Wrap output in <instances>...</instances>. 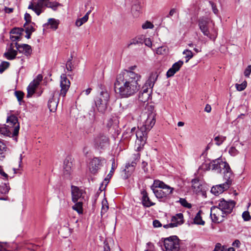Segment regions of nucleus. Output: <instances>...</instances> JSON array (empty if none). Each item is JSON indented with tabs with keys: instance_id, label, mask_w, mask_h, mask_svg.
Listing matches in <instances>:
<instances>
[{
	"instance_id": "nucleus-1",
	"label": "nucleus",
	"mask_w": 251,
	"mask_h": 251,
	"mask_svg": "<svg viewBox=\"0 0 251 251\" xmlns=\"http://www.w3.org/2000/svg\"><path fill=\"white\" fill-rule=\"evenodd\" d=\"M210 167L217 173H223L224 179L226 180L225 183L213 186L211 188V192L215 196H218L230 187L233 175L228 164L220 158L213 160L211 163Z\"/></svg>"
},
{
	"instance_id": "nucleus-2",
	"label": "nucleus",
	"mask_w": 251,
	"mask_h": 251,
	"mask_svg": "<svg viewBox=\"0 0 251 251\" xmlns=\"http://www.w3.org/2000/svg\"><path fill=\"white\" fill-rule=\"evenodd\" d=\"M139 79H116L114 83L115 90L123 98H127L136 93L140 85Z\"/></svg>"
},
{
	"instance_id": "nucleus-3",
	"label": "nucleus",
	"mask_w": 251,
	"mask_h": 251,
	"mask_svg": "<svg viewBox=\"0 0 251 251\" xmlns=\"http://www.w3.org/2000/svg\"><path fill=\"white\" fill-rule=\"evenodd\" d=\"M7 125H0V134L6 136H15L19 133L20 125L17 117L8 116L6 120Z\"/></svg>"
},
{
	"instance_id": "nucleus-4",
	"label": "nucleus",
	"mask_w": 251,
	"mask_h": 251,
	"mask_svg": "<svg viewBox=\"0 0 251 251\" xmlns=\"http://www.w3.org/2000/svg\"><path fill=\"white\" fill-rule=\"evenodd\" d=\"M154 185L156 187H159L164 189L165 191L163 190H155L153 189V193L155 195L156 197L159 199L160 201H165L167 199L168 196L172 194L174 190V188L170 187V186L166 184L163 181L159 180H155L154 181Z\"/></svg>"
},
{
	"instance_id": "nucleus-5",
	"label": "nucleus",
	"mask_w": 251,
	"mask_h": 251,
	"mask_svg": "<svg viewBox=\"0 0 251 251\" xmlns=\"http://www.w3.org/2000/svg\"><path fill=\"white\" fill-rule=\"evenodd\" d=\"M155 112L152 105L147 107V111L142 115L143 120L142 127H146L147 130H150L155 123Z\"/></svg>"
},
{
	"instance_id": "nucleus-6",
	"label": "nucleus",
	"mask_w": 251,
	"mask_h": 251,
	"mask_svg": "<svg viewBox=\"0 0 251 251\" xmlns=\"http://www.w3.org/2000/svg\"><path fill=\"white\" fill-rule=\"evenodd\" d=\"M198 25L200 29L204 36H207L209 39L215 41L217 36V30L214 27L212 30L211 33L209 30V20L208 18L202 17L198 20Z\"/></svg>"
},
{
	"instance_id": "nucleus-7",
	"label": "nucleus",
	"mask_w": 251,
	"mask_h": 251,
	"mask_svg": "<svg viewBox=\"0 0 251 251\" xmlns=\"http://www.w3.org/2000/svg\"><path fill=\"white\" fill-rule=\"evenodd\" d=\"M163 239V251H178L180 249L179 240L176 236H171Z\"/></svg>"
},
{
	"instance_id": "nucleus-8",
	"label": "nucleus",
	"mask_w": 251,
	"mask_h": 251,
	"mask_svg": "<svg viewBox=\"0 0 251 251\" xmlns=\"http://www.w3.org/2000/svg\"><path fill=\"white\" fill-rule=\"evenodd\" d=\"M109 100L108 93L107 91H102L95 100L96 106L100 112L104 113L106 111Z\"/></svg>"
},
{
	"instance_id": "nucleus-9",
	"label": "nucleus",
	"mask_w": 251,
	"mask_h": 251,
	"mask_svg": "<svg viewBox=\"0 0 251 251\" xmlns=\"http://www.w3.org/2000/svg\"><path fill=\"white\" fill-rule=\"evenodd\" d=\"M150 130H147L146 127L141 126L138 130L136 131L135 134L137 138L136 141V150L140 151L143 148L146 143L147 139L148 132Z\"/></svg>"
},
{
	"instance_id": "nucleus-10",
	"label": "nucleus",
	"mask_w": 251,
	"mask_h": 251,
	"mask_svg": "<svg viewBox=\"0 0 251 251\" xmlns=\"http://www.w3.org/2000/svg\"><path fill=\"white\" fill-rule=\"evenodd\" d=\"M226 216V214L218 205L211 208L210 217L213 222L221 223L224 221Z\"/></svg>"
},
{
	"instance_id": "nucleus-11",
	"label": "nucleus",
	"mask_w": 251,
	"mask_h": 251,
	"mask_svg": "<svg viewBox=\"0 0 251 251\" xmlns=\"http://www.w3.org/2000/svg\"><path fill=\"white\" fill-rule=\"evenodd\" d=\"M94 144L98 149H104L109 145V138L103 133H100L95 138Z\"/></svg>"
},
{
	"instance_id": "nucleus-12",
	"label": "nucleus",
	"mask_w": 251,
	"mask_h": 251,
	"mask_svg": "<svg viewBox=\"0 0 251 251\" xmlns=\"http://www.w3.org/2000/svg\"><path fill=\"white\" fill-rule=\"evenodd\" d=\"M47 0H38L37 2H30L28 9L33 10L38 16L40 15L46 7Z\"/></svg>"
},
{
	"instance_id": "nucleus-13",
	"label": "nucleus",
	"mask_w": 251,
	"mask_h": 251,
	"mask_svg": "<svg viewBox=\"0 0 251 251\" xmlns=\"http://www.w3.org/2000/svg\"><path fill=\"white\" fill-rule=\"evenodd\" d=\"M235 205V202L233 201H227L222 199L218 201L217 205L227 215L232 212Z\"/></svg>"
},
{
	"instance_id": "nucleus-14",
	"label": "nucleus",
	"mask_w": 251,
	"mask_h": 251,
	"mask_svg": "<svg viewBox=\"0 0 251 251\" xmlns=\"http://www.w3.org/2000/svg\"><path fill=\"white\" fill-rule=\"evenodd\" d=\"M105 161L104 159L98 157L94 158L90 163L89 170L92 174H95L102 166V164Z\"/></svg>"
},
{
	"instance_id": "nucleus-15",
	"label": "nucleus",
	"mask_w": 251,
	"mask_h": 251,
	"mask_svg": "<svg viewBox=\"0 0 251 251\" xmlns=\"http://www.w3.org/2000/svg\"><path fill=\"white\" fill-rule=\"evenodd\" d=\"M71 193L72 201L74 202H76L78 201H81L84 198V191L77 186H71Z\"/></svg>"
},
{
	"instance_id": "nucleus-16",
	"label": "nucleus",
	"mask_w": 251,
	"mask_h": 251,
	"mask_svg": "<svg viewBox=\"0 0 251 251\" xmlns=\"http://www.w3.org/2000/svg\"><path fill=\"white\" fill-rule=\"evenodd\" d=\"M15 47L20 53L24 54L26 56H29L32 53V49L30 45L25 44H19L16 42Z\"/></svg>"
},
{
	"instance_id": "nucleus-17",
	"label": "nucleus",
	"mask_w": 251,
	"mask_h": 251,
	"mask_svg": "<svg viewBox=\"0 0 251 251\" xmlns=\"http://www.w3.org/2000/svg\"><path fill=\"white\" fill-rule=\"evenodd\" d=\"M72 162L70 157H67L64 161L63 173L65 177L69 178L72 172Z\"/></svg>"
},
{
	"instance_id": "nucleus-18",
	"label": "nucleus",
	"mask_w": 251,
	"mask_h": 251,
	"mask_svg": "<svg viewBox=\"0 0 251 251\" xmlns=\"http://www.w3.org/2000/svg\"><path fill=\"white\" fill-rule=\"evenodd\" d=\"M70 85L71 83L69 79H61L60 82L61 90L59 93V96L63 98L65 97L66 93L70 87Z\"/></svg>"
},
{
	"instance_id": "nucleus-19",
	"label": "nucleus",
	"mask_w": 251,
	"mask_h": 251,
	"mask_svg": "<svg viewBox=\"0 0 251 251\" xmlns=\"http://www.w3.org/2000/svg\"><path fill=\"white\" fill-rule=\"evenodd\" d=\"M14 43H11L9 47L6 50V51L4 53V56L8 60H13L16 58L17 54V50L14 48Z\"/></svg>"
},
{
	"instance_id": "nucleus-20",
	"label": "nucleus",
	"mask_w": 251,
	"mask_h": 251,
	"mask_svg": "<svg viewBox=\"0 0 251 251\" xmlns=\"http://www.w3.org/2000/svg\"><path fill=\"white\" fill-rule=\"evenodd\" d=\"M183 62L181 60H179L177 62L174 63L172 67L169 69L166 73V76L167 77H170L174 75L177 72L183 65Z\"/></svg>"
},
{
	"instance_id": "nucleus-21",
	"label": "nucleus",
	"mask_w": 251,
	"mask_h": 251,
	"mask_svg": "<svg viewBox=\"0 0 251 251\" xmlns=\"http://www.w3.org/2000/svg\"><path fill=\"white\" fill-rule=\"evenodd\" d=\"M42 79H33V80L30 82L27 88V94L26 97L27 98H30L32 97L35 93V90L39 85L40 81Z\"/></svg>"
},
{
	"instance_id": "nucleus-22",
	"label": "nucleus",
	"mask_w": 251,
	"mask_h": 251,
	"mask_svg": "<svg viewBox=\"0 0 251 251\" xmlns=\"http://www.w3.org/2000/svg\"><path fill=\"white\" fill-rule=\"evenodd\" d=\"M140 158V154L137 153L135 155V158L134 160H133L130 164L127 163L126 165V168L124 171L127 173L128 175H130V174L134 171L135 167L137 164V161Z\"/></svg>"
},
{
	"instance_id": "nucleus-23",
	"label": "nucleus",
	"mask_w": 251,
	"mask_h": 251,
	"mask_svg": "<svg viewBox=\"0 0 251 251\" xmlns=\"http://www.w3.org/2000/svg\"><path fill=\"white\" fill-rule=\"evenodd\" d=\"M141 193L142 195V203L144 207H150L155 205V203L151 201L148 194L145 190H142Z\"/></svg>"
},
{
	"instance_id": "nucleus-24",
	"label": "nucleus",
	"mask_w": 251,
	"mask_h": 251,
	"mask_svg": "<svg viewBox=\"0 0 251 251\" xmlns=\"http://www.w3.org/2000/svg\"><path fill=\"white\" fill-rule=\"evenodd\" d=\"M55 92L53 93L52 97L48 101V107L50 112H55L59 102V99L55 98Z\"/></svg>"
},
{
	"instance_id": "nucleus-25",
	"label": "nucleus",
	"mask_w": 251,
	"mask_h": 251,
	"mask_svg": "<svg viewBox=\"0 0 251 251\" xmlns=\"http://www.w3.org/2000/svg\"><path fill=\"white\" fill-rule=\"evenodd\" d=\"M155 81L154 79H147L142 87L140 92H150L151 94L152 88L154 86Z\"/></svg>"
},
{
	"instance_id": "nucleus-26",
	"label": "nucleus",
	"mask_w": 251,
	"mask_h": 251,
	"mask_svg": "<svg viewBox=\"0 0 251 251\" xmlns=\"http://www.w3.org/2000/svg\"><path fill=\"white\" fill-rule=\"evenodd\" d=\"M119 124V118L117 116H112L107 121L106 126L108 128H111L112 127H113L114 128H116V127H118Z\"/></svg>"
},
{
	"instance_id": "nucleus-27",
	"label": "nucleus",
	"mask_w": 251,
	"mask_h": 251,
	"mask_svg": "<svg viewBox=\"0 0 251 251\" xmlns=\"http://www.w3.org/2000/svg\"><path fill=\"white\" fill-rule=\"evenodd\" d=\"M183 222V215L181 213L176 214L172 218L171 223L177 225V226L182 224Z\"/></svg>"
},
{
	"instance_id": "nucleus-28",
	"label": "nucleus",
	"mask_w": 251,
	"mask_h": 251,
	"mask_svg": "<svg viewBox=\"0 0 251 251\" xmlns=\"http://www.w3.org/2000/svg\"><path fill=\"white\" fill-rule=\"evenodd\" d=\"M111 161H112V166H111V170L110 171L109 173L107 175V176H106V177L105 178V179L104 180V181L106 183H108L109 180L110 179V178H111L112 176H113V175L114 174V172L115 170L117 168V165L116 164V163L115 162V159L112 158L111 159Z\"/></svg>"
},
{
	"instance_id": "nucleus-29",
	"label": "nucleus",
	"mask_w": 251,
	"mask_h": 251,
	"mask_svg": "<svg viewBox=\"0 0 251 251\" xmlns=\"http://www.w3.org/2000/svg\"><path fill=\"white\" fill-rule=\"evenodd\" d=\"M144 36L143 35H139L137 36L135 38L132 39L129 44L127 45V47H129L132 45H138L142 44L144 43Z\"/></svg>"
},
{
	"instance_id": "nucleus-30",
	"label": "nucleus",
	"mask_w": 251,
	"mask_h": 251,
	"mask_svg": "<svg viewBox=\"0 0 251 251\" xmlns=\"http://www.w3.org/2000/svg\"><path fill=\"white\" fill-rule=\"evenodd\" d=\"M150 92H140L139 94L138 99L139 100L143 102H145L147 101L150 97H151Z\"/></svg>"
},
{
	"instance_id": "nucleus-31",
	"label": "nucleus",
	"mask_w": 251,
	"mask_h": 251,
	"mask_svg": "<svg viewBox=\"0 0 251 251\" xmlns=\"http://www.w3.org/2000/svg\"><path fill=\"white\" fill-rule=\"evenodd\" d=\"M131 13L134 17H138L141 13V6L139 4H134L131 7Z\"/></svg>"
},
{
	"instance_id": "nucleus-32",
	"label": "nucleus",
	"mask_w": 251,
	"mask_h": 251,
	"mask_svg": "<svg viewBox=\"0 0 251 251\" xmlns=\"http://www.w3.org/2000/svg\"><path fill=\"white\" fill-rule=\"evenodd\" d=\"M47 24L50 26V28L56 30L58 28L59 21L55 19L50 18L49 19Z\"/></svg>"
},
{
	"instance_id": "nucleus-33",
	"label": "nucleus",
	"mask_w": 251,
	"mask_h": 251,
	"mask_svg": "<svg viewBox=\"0 0 251 251\" xmlns=\"http://www.w3.org/2000/svg\"><path fill=\"white\" fill-rule=\"evenodd\" d=\"M136 128L135 127H132L131 129H126V130L123 133V137L125 139H128L132 136L134 135L135 132Z\"/></svg>"
},
{
	"instance_id": "nucleus-34",
	"label": "nucleus",
	"mask_w": 251,
	"mask_h": 251,
	"mask_svg": "<svg viewBox=\"0 0 251 251\" xmlns=\"http://www.w3.org/2000/svg\"><path fill=\"white\" fill-rule=\"evenodd\" d=\"M7 148L5 144L0 141V159L5 157Z\"/></svg>"
},
{
	"instance_id": "nucleus-35",
	"label": "nucleus",
	"mask_w": 251,
	"mask_h": 251,
	"mask_svg": "<svg viewBox=\"0 0 251 251\" xmlns=\"http://www.w3.org/2000/svg\"><path fill=\"white\" fill-rule=\"evenodd\" d=\"M75 203V204L73 206L72 208L77 211L78 214H82L83 213L82 201H78Z\"/></svg>"
},
{
	"instance_id": "nucleus-36",
	"label": "nucleus",
	"mask_w": 251,
	"mask_h": 251,
	"mask_svg": "<svg viewBox=\"0 0 251 251\" xmlns=\"http://www.w3.org/2000/svg\"><path fill=\"white\" fill-rule=\"evenodd\" d=\"M124 73L125 75H126V77H129V78H138L141 77L139 75L131 71L124 70Z\"/></svg>"
},
{
	"instance_id": "nucleus-37",
	"label": "nucleus",
	"mask_w": 251,
	"mask_h": 251,
	"mask_svg": "<svg viewBox=\"0 0 251 251\" xmlns=\"http://www.w3.org/2000/svg\"><path fill=\"white\" fill-rule=\"evenodd\" d=\"M201 211H199L197 214H196L194 219V223L195 224L197 225H204V221L202 220L201 215Z\"/></svg>"
},
{
	"instance_id": "nucleus-38",
	"label": "nucleus",
	"mask_w": 251,
	"mask_h": 251,
	"mask_svg": "<svg viewBox=\"0 0 251 251\" xmlns=\"http://www.w3.org/2000/svg\"><path fill=\"white\" fill-rule=\"evenodd\" d=\"M61 5V4L58 2H50V0H47V3H46V7L50 8L54 11L57 9L58 6Z\"/></svg>"
},
{
	"instance_id": "nucleus-39",
	"label": "nucleus",
	"mask_w": 251,
	"mask_h": 251,
	"mask_svg": "<svg viewBox=\"0 0 251 251\" xmlns=\"http://www.w3.org/2000/svg\"><path fill=\"white\" fill-rule=\"evenodd\" d=\"M165 74L160 70H156L152 72L149 77V78H158L164 76Z\"/></svg>"
},
{
	"instance_id": "nucleus-40",
	"label": "nucleus",
	"mask_w": 251,
	"mask_h": 251,
	"mask_svg": "<svg viewBox=\"0 0 251 251\" xmlns=\"http://www.w3.org/2000/svg\"><path fill=\"white\" fill-rule=\"evenodd\" d=\"M226 137L223 135H218L214 138L215 144L217 146H220L226 140Z\"/></svg>"
},
{
	"instance_id": "nucleus-41",
	"label": "nucleus",
	"mask_w": 251,
	"mask_h": 251,
	"mask_svg": "<svg viewBox=\"0 0 251 251\" xmlns=\"http://www.w3.org/2000/svg\"><path fill=\"white\" fill-rule=\"evenodd\" d=\"M247 83L246 80H244L241 83H238L235 84L236 89L238 91L244 90L247 87Z\"/></svg>"
},
{
	"instance_id": "nucleus-42",
	"label": "nucleus",
	"mask_w": 251,
	"mask_h": 251,
	"mask_svg": "<svg viewBox=\"0 0 251 251\" xmlns=\"http://www.w3.org/2000/svg\"><path fill=\"white\" fill-rule=\"evenodd\" d=\"M10 190V187L6 184L0 185V194H5L7 193Z\"/></svg>"
},
{
	"instance_id": "nucleus-43",
	"label": "nucleus",
	"mask_w": 251,
	"mask_h": 251,
	"mask_svg": "<svg viewBox=\"0 0 251 251\" xmlns=\"http://www.w3.org/2000/svg\"><path fill=\"white\" fill-rule=\"evenodd\" d=\"M24 30V29L22 28L15 27L10 31V34L20 35L21 36Z\"/></svg>"
},
{
	"instance_id": "nucleus-44",
	"label": "nucleus",
	"mask_w": 251,
	"mask_h": 251,
	"mask_svg": "<svg viewBox=\"0 0 251 251\" xmlns=\"http://www.w3.org/2000/svg\"><path fill=\"white\" fill-rule=\"evenodd\" d=\"M183 54L185 55V58H186V62H188L193 56L192 52L188 50H184L183 52Z\"/></svg>"
},
{
	"instance_id": "nucleus-45",
	"label": "nucleus",
	"mask_w": 251,
	"mask_h": 251,
	"mask_svg": "<svg viewBox=\"0 0 251 251\" xmlns=\"http://www.w3.org/2000/svg\"><path fill=\"white\" fill-rule=\"evenodd\" d=\"M108 205L106 200H103L102 201V207L101 210V214H105L108 209Z\"/></svg>"
},
{
	"instance_id": "nucleus-46",
	"label": "nucleus",
	"mask_w": 251,
	"mask_h": 251,
	"mask_svg": "<svg viewBox=\"0 0 251 251\" xmlns=\"http://www.w3.org/2000/svg\"><path fill=\"white\" fill-rule=\"evenodd\" d=\"M24 28L25 29V32H31L34 31L35 29L33 26L31 25H30L29 23H25L24 24Z\"/></svg>"
},
{
	"instance_id": "nucleus-47",
	"label": "nucleus",
	"mask_w": 251,
	"mask_h": 251,
	"mask_svg": "<svg viewBox=\"0 0 251 251\" xmlns=\"http://www.w3.org/2000/svg\"><path fill=\"white\" fill-rule=\"evenodd\" d=\"M179 202L184 207L190 208L191 207V204L188 203L185 199L180 198Z\"/></svg>"
},
{
	"instance_id": "nucleus-48",
	"label": "nucleus",
	"mask_w": 251,
	"mask_h": 251,
	"mask_svg": "<svg viewBox=\"0 0 251 251\" xmlns=\"http://www.w3.org/2000/svg\"><path fill=\"white\" fill-rule=\"evenodd\" d=\"M15 96L17 98L19 102H21L23 99L24 94L21 91H16L15 92Z\"/></svg>"
},
{
	"instance_id": "nucleus-49",
	"label": "nucleus",
	"mask_w": 251,
	"mask_h": 251,
	"mask_svg": "<svg viewBox=\"0 0 251 251\" xmlns=\"http://www.w3.org/2000/svg\"><path fill=\"white\" fill-rule=\"evenodd\" d=\"M9 63L6 61H3L0 64V73H2L6 68L8 67Z\"/></svg>"
},
{
	"instance_id": "nucleus-50",
	"label": "nucleus",
	"mask_w": 251,
	"mask_h": 251,
	"mask_svg": "<svg viewBox=\"0 0 251 251\" xmlns=\"http://www.w3.org/2000/svg\"><path fill=\"white\" fill-rule=\"evenodd\" d=\"M226 248L224 246H222L220 243H217L213 251H225Z\"/></svg>"
},
{
	"instance_id": "nucleus-51",
	"label": "nucleus",
	"mask_w": 251,
	"mask_h": 251,
	"mask_svg": "<svg viewBox=\"0 0 251 251\" xmlns=\"http://www.w3.org/2000/svg\"><path fill=\"white\" fill-rule=\"evenodd\" d=\"M154 27L153 25L150 22L146 21L144 24H143L142 25V27L143 29H146L148 28H153Z\"/></svg>"
},
{
	"instance_id": "nucleus-52",
	"label": "nucleus",
	"mask_w": 251,
	"mask_h": 251,
	"mask_svg": "<svg viewBox=\"0 0 251 251\" xmlns=\"http://www.w3.org/2000/svg\"><path fill=\"white\" fill-rule=\"evenodd\" d=\"M167 48L165 47H160L156 49V52L158 54H163L167 52Z\"/></svg>"
},
{
	"instance_id": "nucleus-53",
	"label": "nucleus",
	"mask_w": 251,
	"mask_h": 251,
	"mask_svg": "<svg viewBox=\"0 0 251 251\" xmlns=\"http://www.w3.org/2000/svg\"><path fill=\"white\" fill-rule=\"evenodd\" d=\"M88 118L91 122H93L95 120V112L94 109L91 110L88 113Z\"/></svg>"
},
{
	"instance_id": "nucleus-54",
	"label": "nucleus",
	"mask_w": 251,
	"mask_h": 251,
	"mask_svg": "<svg viewBox=\"0 0 251 251\" xmlns=\"http://www.w3.org/2000/svg\"><path fill=\"white\" fill-rule=\"evenodd\" d=\"M209 4L211 6L213 12L216 15H218L219 13V10L217 8L216 5L212 1H209Z\"/></svg>"
},
{
	"instance_id": "nucleus-55",
	"label": "nucleus",
	"mask_w": 251,
	"mask_h": 251,
	"mask_svg": "<svg viewBox=\"0 0 251 251\" xmlns=\"http://www.w3.org/2000/svg\"><path fill=\"white\" fill-rule=\"evenodd\" d=\"M242 218L245 221H249L251 219V217L250 216L249 212L248 211H244L242 213Z\"/></svg>"
},
{
	"instance_id": "nucleus-56",
	"label": "nucleus",
	"mask_w": 251,
	"mask_h": 251,
	"mask_svg": "<svg viewBox=\"0 0 251 251\" xmlns=\"http://www.w3.org/2000/svg\"><path fill=\"white\" fill-rule=\"evenodd\" d=\"M228 152L229 154L232 156H235L238 153V151L235 147H232L229 149Z\"/></svg>"
},
{
	"instance_id": "nucleus-57",
	"label": "nucleus",
	"mask_w": 251,
	"mask_h": 251,
	"mask_svg": "<svg viewBox=\"0 0 251 251\" xmlns=\"http://www.w3.org/2000/svg\"><path fill=\"white\" fill-rule=\"evenodd\" d=\"M21 39V36L20 35H14L11 34L10 35V39L12 42H15L16 41H19Z\"/></svg>"
},
{
	"instance_id": "nucleus-58",
	"label": "nucleus",
	"mask_w": 251,
	"mask_h": 251,
	"mask_svg": "<svg viewBox=\"0 0 251 251\" xmlns=\"http://www.w3.org/2000/svg\"><path fill=\"white\" fill-rule=\"evenodd\" d=\"M251 73V65H249L244 71V75L246 77H249Z\"/></svg>"
},
{
	"instance_id": "nucleus-59",
	"label": "nucleus",
	"mask_w": 251,
	"mask_h": 251,
	"mask_svg": "<svg viewBox=\"0 0 251 251\" xmlns=\"http://www.w3.org/2000/svg\"><path fill=\"white\" fill-rule=\"evenodd\" d=\"M144 43H145L146 46L149 47H151L152 46V43L150 38L145 39L144 38Z\"/></svg>"
},
{
	"instance_id": "nucleus-60",
	"label": "nucleus",
	"mask_w": 251,
	"mask_h": 251,
	"mask_svg": "<svg viewBox=\"0 0 251 251\" xmlns=\"http://www.w3.org/2000/svg\"><path fill=\"white\" fill-rule=\"evenodd\" d=\"M66 69L68 71H71L72 68V63L71 62V59H70L67 62L66 65Z\"/></svg>"
},
{
	"instance_id": "nucleus-61",
	"label": "nucleus",
	"mask_w": 251,
	"mask_h": 251,
	"mask_svg": "<svg viewBox=\"0 0 251 251\" xmlns=\"http://www.w3.org/2000/svg\"><path fill=\"white\" fill-rule=\"evenodd\" d=\"M25 19L26 21L25 23H30L31 20V17L30 14L26 13L25 14Z\"/></svg>"
},
{
	"instance_id": "nucleus-62",
	"label": "nucleus",
	"mask_w": 251,
	"mask_h": 251,
	"mask_svg": "<svg viewBox=\"0 0 251 251\" xmlns=\"http://www.w3.org/2000/svg\"><path fill=\"white\" fill-rule=\"evenodd\" d=\"M153 225L154 227H161L162 226L160 222L157 220H155L153 221Z\"/></svg>"
},
{
	"instance_id": "nucleus-63",
	"label": "nucleus",
	"mask_w": 251,
	"mask_h": 251,
	"mask_svg": "<svg viewBox=\"0 0 251 251\" xmlns=\"http://www.w3.org/2000/svg\"><path fill=\"white\" fill-rule=\"evenodd\" d=\"M164 227L165 228H172V227H176L177 226V225H175V224H172L171 223L169 224H167V225H164Z\"/></svg>"
},
{
	"instance_id": "nucleus-64",
	"label": "nucleus",
	"mask_w": 251,
	"mask_h": 251,
	"mask_svg": "<svg viewBox=\"0 0 251 251\" xmlns=\"http://www.w3.org/2000/svg\"><path fill=\"white\" fill-rule=\"evenodd\" d=\"M240 242L239 240H235L232 244V245L237 248H239L240 246Z\"/></svg>"
}]
</instances>
